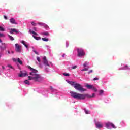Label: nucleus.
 Masks as SVG:
<instances>
[{"instance_id": "4", "label": "nucleus", "mask_w": 130, "mask_h": 130, "mask_svg": "<svg viewBox=\"0 0 130 130\" xmlns=\"http://www.w3.org/2000/svg\"><path fill=\"white\" fill-rule=\"evenodd\" d=\"M77 56H78V57H83V56H85V55H86L85 50L82 48L77 49Z\"/></svg>"}, {"instance_id": "35", "label": "nucleus", "mask_w": 130, "mask_h": 130, "mask_svg": "<svg viewBox=\"0 0 130 130\" xmlns=\"http://www.w3.org/2000/svg\"><path fill=\"white\" fill-rule=\"evenodd\" d=\"M98 80H99V78L95 77L93 79V81H98Z\"/></svg>"}, {"instance_id": "34", "label": "nucleus", "mask_w": 130, "mask_h": 130, "mask_svg": "<svg viewBox=\"0 0 130 130\" xmlns=\"http://www.w3.org/2000/svg\"><path fill=\"white\" fill-rule=\"evenodd\" d=\"M33 52L35 53V54H37V55H39V54L38 53V52H37L35 50H33Z\"/></svg>"}, {"instance_id": "3", "label": "nucleus", "mask_w": 130, "mask_h": 130, "mask_svg": "<svg viewBox=\"0 0 130 130\" xmlns=\"http://www.w3.org/2000/svg\"><path fill=\"white\" fill-rule=\"evenodd\" d=\"M70 85L72 86H74V88L77 90V91H79V92H85L86 89L83 88L81 84L78 83H75V82L71 81L70 83Z\"/></svg>"}, {"instance_id": "39", "label": "nucleus", "mask_w": 130, "mask_h": 130, "mask_svg": "<svg viewBox=\"0 0 130 130\" xmlns=\"http://www.w3.org/2000/svg\"><path fill=\"white\" fill-rule=\"evenodd\" d=\"M91 73H93V70H90L88 72V74H91Z\"/></svg>"}, {"instance_id": "33", "label": "nucleus", "mask_w": 130, "mask_h": 130, "mask_svg": "<svg viewBox=\"0 0 130 130\" xmlns=\"http://www.w3.org/2000/svg\"><path fill=\"white\" fill-rule=\"evenodd\" d=\"M78 68V66L77 65L74 66L72 67L73 70H75V69H77Z\"/></svg>"}, {"instance_id": "12", "label": "nucleus", "mask_w": 130, "mask_h": 130, "mask_svg": "<svg viewBox=\"0 0 130 130\" xmlns=\"http://www.w3.org/2000/svg\"><path fill=\"white\" fill-rule=\"evenodd\" d=\"M2 45H3V46H1V49L2 50H5V49L7 48V44L5 43H2Z\"/></svg>"}, {"instance_id": "14", "label": "nucleus", "mask_w": 130, "mask_h": 130, "mask_svg": "<svg viewBox=\"0 0 130 130\" xmlns=\"http://www.w3.org/2000/svg\"><path fill=\"white\" fill-rule=\"evenodd\" d=\"M32 37L36 39V40H40L41 39V38L40 37H37L34 35H32Z\"/></svg>"}, {"instance_id": "36", "label": "nucleus", "mask_w": 130, "mask_h": 130, "mask_svg": "<svg viewBox=\"0 0 130 130\" xmlns=\"http://www.w3.org/2000/svg\"><path fill=\"white\" fill-rule=\"evenodd\" d=\"M37 59L39 62H40V58L39 57H37Z\"/></svg>"}, {"instance_id": "31", "label": "nucleus", "mask_w": 130, "mask_h": 130, "mask_svg": "<svg viewBox=\"0 0 130 130\" xmlns=\"http://www.w3.org/2000/svg\"><path fill=\"white\" fill-rule=\"evenodd\" d=\"M89 70L88 68H84V69H82L81 71L82 72H84V71H88Z\"/></svg>"}, {"instance_id": "30", "label": "nucleus", "mask_w": 130, "mask_h": 130, "mask_svg": "<svg viewBox=\"0 0 130 130\" xmlns=\"http://www.w3.org/2000/svg\"><path fill=\"white\" fill-rule=\"evenodd\" d=\"M83 67H84V68H86V67H88V63L85 62L83 64Z\"/></svg>"}, {"instance_id": "18", "label": "nucleus", "mask_w": 130, "mask_h": 130, "mask_svg": "<svg viewBox=\"0 0 130 130\" xmlns=\"http://www.w3.org/2000/svg\"><path fill=\"white\" fill-rule=\"evenodd\" d=\"M4 36H5V35H4V34L0 33V37H4ZM2 42H3V41L0 39V43H2Z\"/></svg>"}, {"instance_id": "40", "label": "nucleus", "mask_w": 130, "mask_h": 130, "mask_svg": "<svg viewBox=\"0 0 130 130\" xmlns=\"http://www.w3.org/2000/svg\"><path fill=\"white\" fill-rule=\"evenodd\" d=\"M103 93V90L100 91V94H102Z\"/></svg>"}, {"instance_id": "25", "label": "nucleus", "mask_w": 130, "mask_h": 130, "mask_svg": "<svg viewBox=\"0 0 130 130\" xmlns=\"http://www.w3.org/2000/svg\"><path fill=\"white\" fill-rule=\"evenodd\" d=\"M42 35H45V36H47V35H49V33L46 32H43L42 33Z\"/></svg>"}, {"instance_id": "5", "label": "nucleus", "mask_w": 130, "mask_h": 130, "mask_svg": "<svg viewBox=\"0 0 130 130\" xmlns=\"http://www.w3.org/2000/svg\"><path fill=\"white\" fill-rule=\"evenodd\" d=\"M15 46L16 52H21L22 51V46L19 45V44H15Z\"/></svg>"}, {"instance_id": "13", "label": "nucleus", "mask_w": 130, "mask_h": 130, "mask_svg": "<svg viewBox=\"0 0 130 130\" xmlns=\"http://www.w3.org/2000/svg\"><path fill=\"white\" fill-rule=\"evenodd\" d=\"M29 32H30V33L33 34L34 35H35L36 36L38 35V34L37 33H36L35 31H34L32 30H29Z\"/></svg>"}, {"instance_id": "29", "label": "nucleus", "mask_w": 130, "mask_h": 130, "mask_svg": "<svg viewBox=\"0 0 130 130\" xmlns=\"http://www.w3.org/2000/svg\"><path fill=\"white\" fill-rule=\"evenodd\" d=\"M45 70L47 73H48V72H49V69L48 68L46 67Z\"/></svg>"}, {"instance_id": "43", "label": "nucleus", "mask_w": 130, "mask_h": 130, "mask_svg": "<svg viewBox=\"0 0 130 130\" xmlns=\"http://www.w3.org/2000/svg\"><path fill=\"white\" fill-rule=\"evenodd\" d=\"M66 46L68 47V46H69V44H68V43H66Z\"/></svg>"}, {"instance_id": "15", "label": "nucleus", "mask_w": 130, "mask_h": 130, "mask_svg": "<svg viewBox=\"0 0 130 130\" xmlns=\"http://www.w3.org/2000/svg\"><path fill=\"white\" fill-rule=\"evenodd\" d=\"M86 87L88 89H93L94 86L93 85L87 84L86 85Z\"/></svg>"}, {"instance_id": "44", "label": "nucleus", "mask_w": 130, "mask_h": 130, "mask_svg": "<svg viewBox=\"0 0 130 130\" xmlns=\"http://www.w3.org/2000/svg\"><path fill=\"white\" fill-rule=\"evenodd\" d=\"M34 30H35V31H36V27H34Z\"/></svg>"}, {"instance_id": "37", "label": "nucleus", "mask_w": 130, "mask_h": 130, "mask_svg": "<svg viewBox=\"0 0 130 130\" xmlns=\"http://www.w3.org/2000/svg\"><path fill=\"white\" fill-rule=\"evenodd\" d=\"M4 18L5 19V20H8V17L6 15L4 16Z\"/></svg>"}, {"instance_id": "6", "label": "nucleus", "mask_w": 130, "mask_h": 130, "mask_svg": "<svg viewBox=\"0 0 130 130\" xmlns=\"http://www.w3.org/2000/svg\"><path fill=\"white\" fill-rule=\"evenodd\" d=\"M105 125H106V127L108 129H109V126H112V127H113V128H115V129L116 128V126H115V125L111 122H108V123H106L105 124Z\"/></svg>"}, {"instance_id": "7", "label": "nucleus", "mask_w": 130, "mask_h": 130, "mask_svg": "<svg viewBox=\"0 0 130 130\" xmlns=\"http://www.w3.org/2000/svg\"><path fill=\"white\" fill-rule=\"evenodd\" d=\"M43 62L46 67H49V64L48 63V60L46 59V56H44L43 58Z\"/></svg>"}, {"instance_id": "45", "label": "nucleus", "mask_w": 130, "mask_h": 130, "mask_svg": "<svg viewBox=\"0 0 130 130\" xmlns=\"http://www.w3.org/2000/svg\"><path fill=\"white\" fill-rule=\"evenodd\" d=\"M2 69H3V70H5V67L2 66Z\"/></svg>"}, {"instance_id": "11", "label": "nucleus", "mask_w": 130, "mask_h": 130, "mask_svg": "<svg viewBox=\"0 0 130 130\" xmlns=\"http://www.w3.org/2000/svg\"><path fill=\"white\" fill-rule=\"evenodd\" d=\"M10 22L11 24H14L15 25H17V24H18L16 22V20H15V19L14 18H11L10 19Z\"/></svg>"}, {"instance_id": "24", "label": "nucleus", "mask_w": 130, "mask_h": 130, "mask_svg": "<svg viewBox=\"0 0 130 130\" xmlns=\"http://www.w3.org/2000/svg\"><path fill=\"white\" fill-rule=\"evenodd\" d=\"M0 31L4 32V31H5V28H4V27H3L2 26H0Z\"/></svg>"}, {"instance_id": "22", "label": "nucleus", "mask_w": 130, "mask_h": 130, "mask_svg": "<svg viewBox=\"0 0 130 130\" xmlns=\"http://www.w3.org/2000/svg\"><path fill=\"white\" fill-rule=\"evenodd\" d=\"M24 83L27 85H30V82L28 80L24 81Z\"/></svg>"}, {"instance_id": "10", "label": "nucleus", "mask_w": 130, "mask_h": 130, "mask_svg": "<svg viewBox=\"0 0 130 130\" xmlns=\"http://www.w3.org/2000/svg\"><path fill=\"white\" fill-rule=\"evenodd\" d=\"M95 125L98 128H101L103 127V126H102V124H101V122H96L95 123Z\"/></svg>"}, {"instance_id": "9", "label": "nucleus", "mask_w": 130, "mask_h": 130, "mask_svg": "<svg viewBox=\"0 0 130 130\" xmlns=\"http://www.w3.org/2000/svg\"><path fill=\"white\" fill-rule=\"evenodd\" d=\"M14 32L16 33V34H18V33H19V31L16 28L10 29V31L9 32V33H10L11 34H14Z\"/></svg>"}, {"instance_id": "46", "label": "nucleus", "mask_w": 130, "mask_h": 130, "mask_svg": "<svg viewBox=\"0 0 130 130\" xmlns=\"http://www.w3.org/2000/svg\"><path fill=\"white\" fill-rule=\"evenodd\" d=\"M8 52L9 54H10V51H8Z\"/></svg>"}, {"instance_id": "38", "label": "nucleus", "mask_w": 130, "mask_h": 130, "mask_svg": "<svg viewBox=\"0 0 130 130\" xmlns=\"http://www.w3.org/2000/svg\"><path fill=\"white\" fill-rule=\"evenodd\" d=\"M8 68H10L11 69H13V66H12V65L9 64V65L8 66Z\"/></svg>"}, {"instance_id": "32", "label": "nucleus", "mask_w": 130, "mask_h": 130, "mask_svg": "<svg viewBox=\"0 0 130 130\" xmlns=\"http://www.w3.org/2000/svg\"><path fill=\"white\" fill-rule=\"evenodd\" d=\"M92 90H93V91H94V92H97V89L95 87H92Z\"/></svg>"}, {"instance_id": "27", "label": "nucleus", "mask_w": 130, "mask_h": 130, "mask_svg": "<svg viewBox=\"0 0 130 130\" xmlns=\"http://www.w3.org/2000/svg\"><path fill=\"white\" fill-rule=\"evenodd\" d=\"M42 40L43 41H48V39H46V38H42Z\"/></svg>"}, {"instance_id": "2", "label": "nucleus", "mask_w": 130, "mask_h": 130, "mask_svg": "<svg viewBox=\"0 0 130 130\" xmlns=\"http://www.w3.org/2000/svg\"><path fill=\"white\" fill-rule=\"evenodd\" d=\"M70 94H71V96L73 98H75V99H77L78 100H84V99H86V97H95V93H93L91 96H89V94H88L79 93L74 91L70 92Z\"/></svg>"}, {"instance_id": "1", "label": "nucleus", "mask_w": 130, "mask_h": 130, "mask_svg": "<svg viewBox=\"0 0 130 130\" xmlns=\"http://www.w3.org/2000/svg\"><path fill=\"white\" fill-rule=\"evenodd\" d=\"M28 69H30L31 71V72L29 73L30 76H28L29 81L32 80L34 82H38V83H40L43 81V77L37 73H38L37 70L33 69L30 66H28Z\"/></svg>"}, {"instance_id": "42", "label": "nucleus", "mask_w": 130, "mask_h": 130, "mask_svg": "<svg viewBox=\"0 0 130 130\" xmlns=\"http://www.w3.org/2000/svg\"><path fill=\"white\" fill-rule=\"evenodd\" d=\"M62 56V57H64V56H66V54H63Z\"/></svg>"}, {"instance_id": "26", "label": "nucleus", "mask_w": 130, "mask_h": 130, "mask_svg": "<svg viewBox=\"0 0 130 130\" xmlns=\"http://www.w3.org/2000/svg\"><path fill=\"white\" fill-rule=\"evenodd\" d=\"M31 25L32 26H35L37 25V23H35V22H34V21L31 22Z\"/></svg>"}, {"instance_id": "20", "label": "nucleus", "mask_w": 130, "mask_h": 130, "mask_svg": "<svg viewBox=\"0 0 130 130\" xmlns=\"http://www.w3.org/2000/svg\"><path fill=\"white\" fill-rule=\"evenodd\" d=\"M63 76H65L66 77H70V74L68 73H63Z\"/></svg>"}, {"instance_id": "8", "label": "nucleus", "mask_w": 130, "mask_h": 130, "mask_svg": "<svg viewBox=\"0 0 130 130\" xmlns=\"http://www.w3.org/2000/svg\"><path fill=\"white\" fill-rule=\"evenodd\" d=\"M28 75V73L26 71H25L24 72H23L22 71H20V74H19V77H20V78H22L23 77H26V76Z\"/></svg>"}, {"instance_id": "28", "label": "nucleus", "mask_w": 130, "mask_h": 130, "mask_svg": "<svg viewBox=\"0 0 130 130\" xmlns=\"http://www.w3.org/2000/svg\"><path fill=\"white\" fill-rule=\"evenodd\" d=\"M85 112L86 114H89V113H90V111L85 110Z\"/></svg>"}, {"instance_id": "23", "label": "nucleus", "mask_w": 130, "mask_h": 130, "mask_svg": "<svg viewBox=\"0 0 130 130\" xmlns=\"http://www.w3.org/2000/svg\"><path fill=\"white\" fill-rule=\"evenodd\" d=\"M38 24L40 26H44V25H45V24H44V23H41L40 22H38Z\"/></svg>"}, {"instance_id": "41", "label": "nucleus", "mask_w": 130, "mask_h": 130, "mask_svg": "<svg viewBox=\"0 0 130 130\" xmlns=\"http://www.w3.org/2000/svg\"><path fill=\"white\" fill-rule=\"evenodd\" d=\"M50 90H53V87H52V86H50Z\"/></svg>"}, {"instance_id": "16", "label": "nucleus", "mask_w": 130, "mask_h": 130, "mask_svg": "<svg viewBox=\"0 0 130 130\" xmlns=\"http://www.w3.org/2000/svg\"><path fill=\"white\" fill-rule=\"evenodd\" d=\"M21 43H22V44H23V45H24L26 48H28V45L26 44V43H25L24 41H22Z\"/></svg>"}, {"instance_id": "21", "label": "nucleus", "mask_w": 130, "mask_h": 130, "mask_svg": "<svg viewBox=\"0 0 130 130\" xmlns=\"http://www.w3.org/2000/svg\"><path fill=\"white\" fill-rule=\"evenodd\" d=\"M8 37H9L10 40H11L12 41H13V40H14V38L11 36H10V35H8Z\"/></svg>"}, {"instance_id": "19", "label": "nucleus", "mask_w": 130, "mask_h": 130, "mask_svg": "<svg viewBox=\"0 0 130 130\" xmlns=\"http://www.w3.org/2000/svg\"><path fill=\"white\" fill-rule=\"evenodd\" d=\"M127 69H128V67L126 65L124 67L122 68L121 70H127Z\"/></svg>"}, {"instance_id": "17", "label": "nucleus", "mask_w": 130, "mask_h": 130, "mask_svg": "<svg viewBox=\"0 0 130 130\" xmlns=\"http://www.w3.org/2000/svg\"><path fill=\"white\" fill-rule=\"evenodd\" d=\"M17 62L20 63V64H23V61H22L19 58L17 59Z\"/></svg>"}]
</instances>
